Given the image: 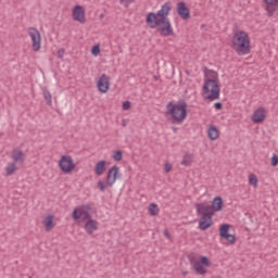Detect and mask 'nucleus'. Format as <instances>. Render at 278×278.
Masks as SVG:
<instances>
[{"label":"nucleus","instance_id":"38","mask_svg":"<svg viewBox=\"0 0 278 278\" xmlns=\"http://www.w3.org/2000/svg\"><path fill=\"white\" fill-rule=\"evenodd\" d=\"M214 108H215V110H220V109L223 108V103L216 102V103L214 104Z\"/></svg>","mask_w":278,"mask_h":278},{"label":"nucleus","instance_id":"1","mask_svg":"<svg viewBox=\"0 0 278 278\" xmlns=\"http://www.w3.org/2000/svg\"><path fill=\"white\" fill-rule=\"evenodd\" d=\"M166 114L172 116V123L181 125L188 118V103L180 101L178 103L168 102L166 105Z\"/></svg>","mask_w":278,"mask_h":278},{"label":"nucleus","instance_id":"28","mask_svg":"<svg viewBox=\"0 0 278 278\" xmlns=\"http://www.w3.org/2000/svg\"><path fill=\"white\" fill-rule=\"evenodd\" d=\"M7 170V177H10L11 175H14V170H16V163H11L5 167Z\"/></svg>","mask_w":278,"mask_h":278},{"label":"nucleus","instance_id":"17","mask_svg":"<svg viewBox=\"0 0 278 278\" xmlns=\"http://www.w3.org/2000/svg\"><path fill=\"white\" fill-rule=\"evenodd\" d=\"M225 203L223 202V198L222 197H215L213 199L211 208L212 212L214 214V212H223V207H224Z\"/></svg>","mask_w":278,"mask_h":278},{"label":"nucleus","instance_id":"16","mask_svg":"<svg viewBox=\"0 0 278 278\" xmlns=\"http://www.w3.org/2000/svg\"><path fill=\"white\" fill-rule=\"evenodd\" d=\"M266 119V110L264 108H258L257 110L254 111L252 115V121L254 123H264Z\"/></svg>","mask_w":278,"mask_h":278},{"label":"nucleus","instance_id":"42","mask_svg":"<svg viewBox=\"0 0 278 278\" xmlns=\"http://www.w3.org/2000/svg\"><path fill=\"white\" fill-rule=\"evenodd\" d=\"M174 129V131H177V128H173Z\"/></svg>","mask_w":278,"mask_h":278},{"label":"nucleus","instance_id":"22","mask_svg":"<svg viewBox=\"0 0 278 278\" xmlns=\"http://www.w3.org/2000/svg\"><path fill=\"white\" fill-rule=\"evenodd\" d=\"M265 3L267 4L265 10H266L268 16H273V14H275V12H277V7H273V5H276V3H278V0H265Z\"/></svg>","mask_w":278,"mask_h":278},{"label":"nucleus","instance_id":"32","mask_svg":"<svg viewBox=\"0 0 278 278\" xmlns=\"http://www.w3.org/2000/svg\"><path fill=\"white\" fill-rule=\"evenodd\" d=\"M101 53V47L99 45H96L91 49V54L92 55H99Z\"/></svg>","mask_w":278,"mask_h":278},{"label":"nucleus","instance_id":"34","mask_svg":"<svg viewBox=\"0 0 278 278\" xmlns=\"http://www.w3.org/2000/svg\"><path fill=\"white\" fill-rule=\"evenodd\" d=\"M122 108H123V110H125V111L130 110V109H131V102H129V101L123 102Z\"/></svg>","mask_w":278,"mask_h":278},{"label":"nucleus","instance_id":"20","mask_svg":"<svg viewBox=\"0 0 278 278\" xmlns=\"http://www.w3.org/2000/svg\"><path fill=\"white\" fill-rule=\"evenodd\" d=\"M12 160L14 161V164H23L25 162V153L21 150L14 149L12 151Z\"/></svg>","mask_w":278,"mask_h":278},{"label":"nucleus","instance_id":"10","mask_svg":"<svg viewBox=\"0 0 278 278\" xmlns=\"http://www.w3.org/2000/svg\"><path fill=\"white\" fill-rule=\"evenodd\" d=\"M214 216L213 213H204L199 222V228L202 231H205L206 229H210L212 227V217Z\"/></svg>","mask_w":278,"mask_h":278},{"label":"nucleus","instance_id":"6","mask_svg":"<svg viewBox=\"0 0 278 278\" xmlns=\"http://www.w3.org/2000/svg\"><path fill=\"white\" fill-rule=\"evenodd\" d=\"M148 25L151 27V29L157 28V31H160L161 36H174L173 26L170 25L169 20H164V22H153L148 23Z\"/></svg>","mask_w":278,"mask_h":278},{"label":"nucleus","instance_id":"39","mask_svg":"<svg viewBox=\"0 0 278 278\" xmlns=\"http://www.w3.org/2000/svg\"><path fill=\"white\" fill-rule=\"evenodd\" d=\"M164 236L167 238V240H170V232H168V229L164 230Z\"/></svg>","mask_w":278,"mask_h":278},{"label":"nucleus","instance_id":"36","mask_svg":"<svg viewBox=\"0 0 278 278\" xmlns=\"http://www.w3.org/2000/svg\"><path fill=\"white\" fill-rule=\"evenodd\" d=\"M278 165V156L277 154H274L271 156V166H277Z\"/></svg>","mask_w":278,"mask_h":278},{"label":"nucleus","instance_id":"2","mask_svg":"<svg viewBox=\"0 0 278 278\" xmlns=\"http://www.w3.org/2000/svg\"><path fill=\"white\" fill-rule=\"evenodd\" d=\"M232 45L238 55H249L251 53V39L244 30L235 34Z\"/></svg>","mask_w":278,"mask_h":278},{"label":"nucleus","instance_id":"13","mask_svg":"<svg viewBox=\"0 0 278 278\" xmlns=\"http://www.w3.org/2000/svg\"><path fill=\"white\" fill-rule=\"evenodd\" d=\"M189 262L192 268L195 270L197 275H205L207 273V269L201 265V262L197 261L194 255H189Z\"/></svg>","mask_w":278,"mask_h":278},{"label":"nucleus","instance_id":"29","mask_svg":"<svg viewBox=\"0 0 278 278\" xmlns=\"http://www.w3.org/2000/svg\"><path fill=\"white\" fill-rule=\"evenodd\" d=\"M112 157L115 162H121V160H123V151L121 150L114 151Z\"/></svg>","mask_w":278,"mask_h":278},{"label":"nucleus","instance_id":"11","mask_svg":"<svg viewBox=\"0 0 278 278\" xmlns=\"http://www.w3.org/2000/svg\"><path fill=\"white\" fill-rule=\"evenodd\" d=\"M116 179H118V166H113L109 169L108 175H106V186L109 188H112L114 184H116Z\"/></svg>","mask_w":278,"mask_h":278},{"label":"nucleus","instance_id":"35","mask_svg":"<svg viewBox=\"0 0 278 278\" xmlns=\"http://www.w3.org/2000/svg\"><path fill=\"white\" fill-rule=\"evenodd\" d=\"M164 170H165V173H170L173 170V164L165 163Z\"/></svg>","mask_w":278,"mask_h":278},{"label":"nucleus","instance_id":"23","mask_svg":"<svg viewBox=\"0 0 278 278\" xmlns=\"http://www.w3.org/2000/svg\"><path fill=\"white\" fill-rule=\"evenodd\" d=\"M108 164L106 161H99L94 166V173L98 175V177H101L106 170L105 165Z\"/></svg>","mask_w":278,"mask_h":278},{"label":"nucleus","instance_id":"3","mask_svg":"<svg viewBox=\"0 0 278 278\" xmlns=\"http://www.w3.org/2000/svg\"><path fill=\"white\" fill-rule=\"evenodd\" d=\"M203 92L204 94H208L206 96V99H208V101H216V99H220V85H218V79H206L203 85Z\"/></svg>","mask_w":278,"mask_h":278},{"label":"nucleus","instance_id":"9","mask_svg":"<svg viewBox=\"0 0 278 278\" xmlns=\"http://www.w3.org/2000/svg\"><path fill=\"white\" fill-rule=\"evenodd\" d=\"M229 229H231V225L223 224L219 227V236L223 240H227L230 244H236V236L229 233Z\"/></svg>","mask_w":278,"mask_h":278},{"label":"nucleus","instance_id":"18","mask_svg":"<svg viewBox=\"0 0 278 278\" xmlns=\"http://www.w3.org/2000/svg\"><path fill=\"white\" fill-rule=\"evenodd\" d=\"M85 229L87 231V233L92 235L94 233V231H97V229H99V222L90 218L86 222L85 224Z\"/></svg>","mask_w":278,"mask_h":278},{"label":"nucleus","instance_id":"21","mask_svg":"<svg viewBox=\"0 0 278 278\" xmlns=\"http://www.w3.org/2000/svg\"><path fill=\"white\" fill-rule=\"evenodd\" d=\"M197 207V213L199 214V216L204 215V214H211L214 211H212V205H205L203 203H198L195 204Z\"/></svg>","mask_w":278,"mask_h":278},{"label":"nucleus","instance_id":"33","mask_svg":"<svg viewBox=\"0 0 278 278\" xmlns=\"http://www.w3.org/2000/svg\"><path fill=\"white\" fill-rule=\"evenodd\" d=\"M98 188L100 192H105V189L108 188V185H105L102 180L98 181Z\"/></svg>","mask_w":278,"mask_h":278},{"label":"nucleus","instance_id":"37","mask_svg":"<svg viewBox=\"0 0 278 278\" xmlns=\"http://www.w3.org/2000/svg\"><path fill=\"white\" fill-rule=\"evenodd\" d=\"M64 53H65L64 48L59 49L58 52H56L58 58H60V60H62V58H64Z\"/></svg>","mask_w":278,"mask_h":278},{"label":"nucleus","instance_id":"4","mask_svg":"<svg viewBox=\"0 0 278 278\" xmlns=\"http://www.w3.org/2000/svg\"><path fill=\"white\" fill-rule=\"evenodd\" d=\"M168 14H170V4L166 2L156 14L153 12L149 13L146 17V23H164V21L168 20Z\"/></svg>","mask_w":278,"mask_h":278},{"label":"nucleus","instance_id":"25","mask_svg":"<svg viewBox=\"0 0 278 278\" xmlns=\"http://www.w3.org/2000/svg\"><path fill=\"white\" fill-rule=\"evenodd\" d=\"M193 155L190 154V153H186L182 157V161H181V165L182 166H191L192 165V160H193Z\"/></svg>","mask_w":278,"mask_h":278},{"label":"nucleus","instance_id":"26","mask_svg":"<svg viewBox=\"0 0 278 278\" xmlns=\"http://www.w3.org/2000/svg\"><path fill=\"white\" fill-rule=\"evenodd\" d=\"M43 90V99L47 101V105H53L51 91L47 87L42 88Z\"/></svg>","mask_w":278,"mask_h":278},{"label":"nucleus","instance_id":"7","mask_svg":"<svg viewBox=\"0 0 278 278\" xmlns=\"http://www.w3.org/2000/svg\"><path fill=\"white\" fill-rule=\"evenodd\" d=\"M75 162L73 161V156L71 155H63L61 156L59 161V168L64 173L65 175H70V173H73L75 170Z\"/></svg>","mask_w":278,"mask_h":278},{"label":"nucleus","instance_id":"12","mask_svg":"<svg viewBox=\"0 0 278 278\" xmlns=\"http://www.w3.org/2000/svg\"><path fill=\"white\" fill-rule=\"evenodd\" d=\"M97 87L99 92H102L103 94H105V92L110 90V77H108V75L105 74H102L98 80Z\"/></svg>","mask_w":278,"mask_h":278},{"label":"nucleus","instance_id":"19","mask_svg":"<svg viewBox=\"0 0 278 278\" xmlns=\"http://www.w3.org/2000/svg\"><path fill=\"white\" fill-rule=\"evenodd\" d=\"M54 218H55V216L53 214H48L43 218V227H45L46 231H51V229H53V227H55V222H53Z\"/></svg>","mask_w":278,"mask_h":278},{"label":"nucleus","instance_id":"14","mask_svg":"<svg viewBox=\"0 0 278 278\" xmlns=\"http://www.w3.org/2000/svg\"><path fill=\"white\" fill-rule=\"evenodd\" d=\"M73 18L78 23H86V11L81 5H76L73 10Z\"/></svg>","mask_w":278,"mask_h":278},{"label":"nucleus","instance_id":"31","mask_svg":"<svg viewBox=\"0 0 278 278\" xmlns=\"http://www.w3.org/2000/svg\"><path fill=\"white\" fill-rule=\"evenodd\" d=\"M200 264L201 266H212V263L210 262V258L207 256H201Z\"/></svg>","mask_w":278,"mask_h":278},{"label":"nucleus","instance_id":"43","mask_svg":"<svg viewBox=\"0 0 278 278\" xmlns=\"http://www.w3.org/2000/svg\"><path fill=\"white\" fill-rule=\"evenodd\" d=\"M29 278H31V277H29Z\"/></svg>","mask_w":278,"mask_h":278},{"label":"nucleus","instance_id":"15","mask_svg":"<svg viewBox=\"0 0 278 278\" xmlns=\"http://www.w3.org/2000/svg\"><path fill=\"white\" fill-rule=\"evenodd\" d=\"M177 12L180 18H182L184 21H188V18H190V9H188L186 2H178Z\"/></svg>","mask_w":278,"mask_h":278},{"label":"nucleus","instance_id":"5","mask_svg":"<svg viewBox=\"0 0 278 278\" xmlns=\"http://www.w3.org/2000/svg\"><path fill=\"white\" fill-rule=\"evenodd\" d=\"M91 211L92 207L90 204L80 205L74 208L72 217L74 220H79L80 218L81 220H90V218H92V215L90 214Z\"/></svg>","mask_w":278,"mask_h":278},{"label":"nucleus","instance_id":"24","mask_svg":"<svg viewBox=\"0 0 278 278\" xmlns=\"http://www.w3.org/2000/svg\"><path fill=\"white\" fill-rule=\"evenodd\" d=\"M210 140H218V128L211 126L207 130Z\"/></svg>","mask_w":278,"mask_h":278},{"label":"nucleus","instance_id":"30","mask_svg":"<svg viewBox=\"0 0 278 278\" xmlns=\"http://www.w3.org/2000/svg\"><path fill=\"white\" fill-rule=\"evenodd\" d=\"M249 184L254 186V188H257V176H255V174L249 176Z\"/></svg>","mask_w":278,"mask_h":278},{"label":"nucleus","instance_id":"27","mask_svg":"<svg viewBox=\"0 0 278 278\" xmlns=\"http://www.w3.org/2000/svg\"><path fill=\"white\" fill-rule=\"evenodd\" d=\"M150 216H157L160 214V207H157V204L151 203L148 207Z\"/></svg>","mask_w":278,"mask_h":278},{"label":"nucleus","instance_id":"40","mask_svg":"<svg viewBox=\"0 0 278 278\" xmlns=\"http://www.w3.org/2000/svg\"><path fill=\"white\" fill-rule=\"evenodd\" d=\"M122 125H123V127H126V126H127V124L125 123V121H123V124H122Z\"/></svg>","mask_w":278,"mask_h":278},{"label":"nucleus","instance_id":"8","mask_svg":"<svg viewBox=\"0 0 278 278\" xmlns=\"http://www.w3.org/2000/svg\"><path fill=\"white\" fill-rule=\"evenodd\" d=\"M28 36L31 38L33 51H40V45L42 38L40 37V31L36 27L28 28Z\"/></svg>","mask_w":278,"mask_h":278},{"label":"nucleus","instance_id":"41","mask_svg":"<svg viewBox=\"0 0 278 278\" xmlns=\"http://www.w3.org/2000/svg\"><path fill=\"white\" fill-rule=\"evenodd\" d=\"M184 275H188V271H184Z\"/></svg>","mask_w":278,"mask_h":278}]
</instances>
